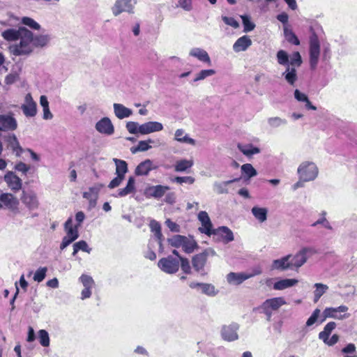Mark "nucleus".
<instances>
[{
  "label": "nucleus",
  "mask_w": 357,
  "mask_h": 357,
  "mask_svg": "<svg viewBox=\"0 0 357 357\" xmlns=\"http://www.w3.org/2000/svg\"><path fill=\"white\" fill-rule=\"evenodd\" d=\"M7 41H15L9 47L10 52L15 56H28L33 52V33L24 26L8 29L1 33Z\"/></svg>",
  "instance_id": "f257e3e1"
},
{
  "label": "nucleus",
  "mask_w": 357,
  "mask_h": 357,
  "mask_svg": "<svg viewBox=\"0 0 357 357\" xmlns=\"http://www.w3.org/2000/svg\"><path fill=\"white\" fill-rule=\"evenodd\" d=\"M276 59L279 65L286 67L282 76L289 85L294 86L298 79L296 68L303 62L300 53L294 52L289 55L286 51L280 50L276 54Z\"/></svg>",
  "instance_id": "f03ea898"
},
{
  "label": "nucleus",
  "mask_w": 357,
  "mask_h": 357,
  "mask_svg": "<svg viewBox=\"0 0 357 357\" xmlns=\"http://www.w3.org/2000/svg\"><path fill=\"white\" fill-rule=\"evenodd\" d=\"M319 168L317 164L312 161L305 160L301 162L297 168L298 178L305 181H313L319 175Z\"/></svg>",
  "instance_id": "7ed1b4c3"
},
{
  "label": "nucleus",
  "mask_w": 357,
  "mask_h": 357,
  "mask_svg": "<svg viewBox=\"0 0 357 357\" xmlns=\"http://www.w3.org/2000/svg\"><path fill=\"white\" fill-rule=\"evenodd\" d=\"M317 254V251L312 247H304L299 250L294 255H291L290 259L294 270H298L304 265L308 258Z\"/></svg>",
  "instance_id": "20e7f679"
},
{
  "label": "nucleus",
  "mask_w": 357,
  "mask_h": 357,
  "mask_svg": "<svg viewBox=\"0 0 357 357\" xmlns=\"http://www.w3.org/2000/svg\"><path fill=\"white\" fill-rule=\"evenodd\" d=\"M262 273L260 267L254 268L250 272L248 273H234L231 272L227 275V281L232 285H239L245 280L250 279L254 276L259 275Z\"/></svg>",
  "instance_id": "39448f33"
},
{
  "label": "nucleus",
  "mask_w": 357,
  "mask_h": 357,
  "mask_svg": "<svg viewBox=\"0 0 357 357\" xmlns=\"http://www.w3.org/2000/svg\"><path fill=\"white\" fill-rule=\"evenodd\" d=\"M349 308L347 306L342 305L336 307H326L322 313L321 322L327 318L343 320L349 317L350 314L347 313Z\"/></svg>",
  "instance_id": "423d86ee"
},
{
  "label": "nucleus",
  "mask_w": 357,
  "mask_h": 357,
  "mask_svg": "<svg viewBox=\"0 0 357 357\" xmlns=\"http://www.w3.org/2000/svg\"><path fill=\"white\" fill-rule=\"evenodd\" d=\"M20 200L24 207L30 212L39 208L40 201L37 193L33 190H23L20 196Z\"/></svg>",
  "instance_id": "0eeeda50"
},
{
  "label": "nucleus",
  "mask_w": 357,
  "mask_h": 357,
  "mask_svg": "<svg viewBox=\"0 0 357 357\" xmlns=\"http://www.w3.org/2000/svg\"><path fill=\"white\" fill-rule=\"evenodd\" d=\"M310 65L311 68L314 69L319 62L320 56V43L315 33L312 34L310 38Z\"/></svg>",
  "instance_id": "6e6552de"
},
{
  "label": "nucleus",
  "mask_w": 357,
  "mask_h": 357,
  "mask_svg": "<svg viewBox=\"0 0 357 357\" xmlns=\"http://www.w3.org/2000/svg\"><path fill=\"white\" fill-rule=\"evenodd\" d=\"M137 0H116L112 7V12L114 16H119L122 13H134Z\"/></svg>",
  "instance_id": "1a4fd4ad"
},
{
  "label": "nucleus",
  "mask_w": 357,
  "mask_h": 357,
  "mask_svg": "<svg viewBox=\"0 0 357 357\" xmlns=\"http://www.w3.org/2000/svg\"><path fill=\"white\" fill-rule=\"evenodd\" d=\"M158 266L163 272L174 274L178 271L180 263L178 259L168 256L160 259L158 262Z\"/></svg>",
  "instance_id": "9d476101"
},
{
  "label": "nucleus",
  "mask_w": 357,
  "mask_h": 357,
  "mask_svg": "<svg viewBox=\"0 0 357 357\" xmlns=\"http://www.w3.org/2000/svg\"><path fill=\"white\" fill-rule=\"evenodd\" d=\"M79 280L82 284L84 289L81 292V299L84 300L91 297L92 289L95 286V282L92 277L86 274H82Z\"/></svg>",
  "instance_id": "9b49d317"
},
{
  "label": "nucleus",
  "mask_w": 357,
  "mask_h": 357,
  "mask_svg": "<svg viewBox=\"0 0 357 357\" xmlns=\"http://www.w3.org/2000/svg\"><path fill=\"white\" fill-rule=\"evenodd\" d=\"M169 190V187L167 185H151L144 190V195L147 198L160 199L163 197Z\"/></svg>",
  "instance_id": "f8f14e48"
},
{
  "label": "nucleus",
  "mask_w": 357,
  "mask_h": 357,
  "mask_svg": "<svg viewBox=\"0 0 357 357\" xmlns=\"http://www.w3.org/2000/svg\"><path fill=\"white\" fill-rule=\"evenodd\" d=\"M197 218L202 224V227L199 228V230L208 236L213 234L215 229H213V225L208 213L204 211H200L198 213Z\"/></svg>",
  "instance_id": "ddd939ff"
},
{
  "label": "nucleus",
  "mask_w": 357,
  "mask_h": 357,
  "mask_svg": "<svg viewBox=\"0 0 357 357\" xmlns=\"http://www.w3.org/2000/svg\"><path fill=\"white\" fill-rule=\"evenodd\" d=\"M286 301L282 297H276L266 300L262 305L261 308L266 314L271 313L272 310H277L281 306L286 305Z\"/></svg>",
  "instance_id": "4468645a"
},
{
  "label": "nucleus",
  "mask_w": 357,
  "mask_h": 357,
  "mask_svg": "<svg viewBox=\"0 0 357 357\" xmlns=\"http://www.w3.org/2000/svg\"><path fill=\"white\" fill-rule=\"evenodd\" d=\"M95 128L98 132L106 135H112L114 132V125L108 117H103L99 120Z\"/></svg>",
  "instance_id": "2eb2a0df"
},
{
  "label": "nucleus",
  "mask_w": 357,
  "mask_h": 357,
  "mask_svg": "<svg viewBox=\"0 0 357 357\" xmlns=\"http://www.w3.org/2000/svg\"><path fill=\"white\" fill-rule=\"evenodd\" d=\"M237 324H231L227 326H223L221 329L222 337L229 342L236 340L238 338L237 331L238 330Z\"/></svg>",
  "instance_id": "dca6fc26"
},
{
  "label": "nucleus",
  "mask_w": 357,
  "mask_h": 357,
  "mask_svg": "<svg viewBox=\"0 0 357 357\" xmlns=\"http://www.w3.org/2000/svg\"><path fill=\"white\" fill-rule=\"evenodd\" d=\"M291 258V255H287L280 259L273 260L271 264V269L280 271H284L288 269L294 270L290 260Z\"/></svg>",
  "instance_id": "f3484780"
},
{
  "label": "nucleus",
  "mask_w": 357,
  "mask_h": 357,
  "mask_svg": "<svg viewBox=\"0 0 357 357\" xmlns=\"http://www.w3.org/2000/svg\"><path fill=\"white\" fill-rule=\"evenodd\" d=\"M24 114L28 117L35 116L37 113V105L30 93H27L24 98V103L22 105Z\"/></svg>",
  "instance_id": "a211bd4d"
},
{
  "label": "nucleus",
  "mask_w": 357,
  "mask_h": 357,
  "mask_svg": "<svg viewBox=\"0 0 357 357\" xmlns=\"http://www.w3.org/2000/svg\"><path fill=\"white\" fill-rule=\"evenodd\" d=\"M0 202L2 204V208L4 206L13 211H16L18 209L19 201L15 196L10 193H1Z\"/></svg>",
  "instance_id": "6ab92c4d"
},
{
  "label": "nucleus",
  "mask_w": 357,
  "mask_h": 357,
  "mask_svg": "<svg viewBox=\"0 0 357 357\" xmlns=\"http://www.w3.org/2000/svg\"><path fill=\"white\" fill-rule=\"evenodd\" d=\"M17 127L16 119L8 114H0V130L13 131Z\"/></svg>",
  "instance_id": "aec40b11"
},
{
  "label": "nucleus",
  "mask_w": 357,
  "mask_h": 357,
  "mask_svg": "<svg viewBox=\"0 0 357 357\" xmlns=\"http://www.w3.org/2000/svg\"><path fill=\"white\" fill-rule=\"evenodd\" d=\"M4 181L11 190L16 192L22 188V179L13 172H8L5 174Z\"/></svg>",
  "instance_id": "412c9836"
},
{
  "label": "nucleus",
  "mask_w": 357,
  "mask_h": 357,
  "mask_svg": "<svg viewBox=\"0 0 357 357\" xmlns=\"http://www.w3.org/2000/svg\"><path fill=\"white\" fill-rule=\"evenodd\" d=\"M189 56L197 59L201 62L211 65V60L208 52L200 47H192L189 51Z\"/></svg>",
  "instance_id": "4be33fe9"
},
{
  "label": "nucleus",
  "mask_w": 357,
  "mask_h": 357,
  "mask_svg": "<svg viewBox=\"0 0 357 357\" xmlns=\"http://www.w3.org/2000/svg\"><path fill=\"white\" fill-rule=\"evenodd\" d=\"M157 166L154 165L153 162L150 159H146L140 162L135 170V174L137 176H146L148 175L150 171L157 169Z\"/></svg>",
  "instance_id": "5701e85b"
},
{
  "label": "nucleus",
  "mask_w": 357,
  "mask_h": 357,
  "mask_svg": "<svg viewBox=\"0 0 357 357\" xmlns=\"http://www.w3.org/2000/svg\"><path fill=\"white\" fill-rule=\"evenodd\" d=\"M163 129V126L158 121H149L140 125V134L149 135L152 132H159Z\"/></svg>",
  "instance_id": "b1692460"
},
{
  "label": "nucleus",
  "mask_w": 357,
  "mask_h": 357,
  "mask_svg": "<svg viewBox=\"0 0 357 357\" xmlns=\"http://www.w3.org/2000/svg\"><path fill=\"white\" fill-rule=\"evenodd\" d=\"M252 40L248 36H243L234 43L233 50L236 53L246 51L252 45Z\"/></svg>",
  "instance_id": "393cba45"
},
{
  "label": "nucleus",
  "mask_w": 357,
  "mask_h": 357,
  "mask_svg": "<svg viewBox=\"0 0 357 357\" xmlns=\"http://www.w3.org/2000/svg\"><path fill=\"white\" fill-rule=\"evenodd\" d=\"M208 256V251L206 250L193 257L192 259V264L195 271L200 272L203 270L207 261Z\"/></svg>",
  "instance_id": "a878e982"
},
{
  "label": "nucleus",
  "mask_w": 357,
  "mask_h": 357,
  "mask_svg": "<svg viewBox=\"0 0 357 357\" xmlns=\"http://www.w3.org/2000/svg\"><path fill=\"white\" fill-rule=\"evenodd\" d=\"M113 108L114 113L119 119L128 118L133 114V111L131 109L126 107L121 103H114Z\"/></svg>",
  "instance_id": "bb28decb"
},
{
  "label": "nucleus",
  "mask_w": 357,
  "mask_h": 357,
  "mask_svg": "<svg viewBox=\"0 0 357 357\" xmlns=\"http://www.w3.org/2000/svg\"><path fill=\"white\" fill-rule=\"evenodd\" d=\"M174 139L177 142L182 144H187L192 146H195L196 144V141L191 138L182 128L176 130Z\"/></svg>",
  "instance_id": "cd10ccee"
},
{
  "label": "nucleus",
  "mask_w": 357,
  "mask_h": 357,
  "mask_svg": "<svg viewBox=\"0 0 357 357\" xmlns=\"http://www.w3.org/2000/svg\"><path fill=\"white\" fill-rule=\"evenodd\" d=\"M298 282V280L294 278H285L278 280L273 284V289L281 291L286 289L287 288H290L291 287L295 286Z\"/></svg>",
  "instance_id": "c85d7f7f"
},
{
  "label": "nucleus",
  "mask_w": 357,
  "mask_h": 357,
  "mask_svg": "<svg viewBox=\"0 0 357 357\" xmlns=\"http://www.w3.org/2000/svg\"><path fill=\"white\" fill-rule=\"evenodd\" d=\"M215 235L219 236L222 241L229 243L234 241V234L230 229L227 227H220L213 231Z\"/></svg>",
  "instance_id": "c756f323"
},
{
  "label": "nucleus",
  "mask_w": 357,
  "mask_h": 357,
  "mask_svg": "<svg viewBox=\"0 0 357 357\" xmlns=\"http://www.w3.org/2000/svg\"><path fill=\"white\" fill-rule=\"evenodd\" d=\"M136 192L135 179L132 176H130L128 179L127 184L125 188L118 190L116 197H123L129 194L135 193Z\"/></svg>",
  "instance_id": "7c9ffc66"
},
{
  "label": "nucleus",
  "mask_w": 357,
  "mask_h": 357,
  "mask_svg": "<svg viewBox=\"0 0 357 357\" xmlns=\"http://www.w3.org/2000/svg\"><path fill=\"white\" fill-rule=\"evenodd\" d=\"M101 187V185H98L89 188L87 191L83 193V197L88 199L91 205L94 206Z\"/></svg>",
  "instance_id": "2f4dec72"
},
{
  "label": "nucleus",
  "mask_w": 357,
  "mask_h": 357,
  "mask_svg": "<svg viewBox=\"0 0 357 357\" xmlns=\"http://www.w3.org/2000/svg\"><path fill=\"white\" fill-rule=\"evenodd\" d=\"M65 231L66 236L73 241H75L79 237L77 226H73V220L71 218H68L65 222Z\"/></svg>",
  "instance_id": "473e14b6"
},
{
  "label": "nucleus",
  "mask_w": 357,
  "mask_h": 357,
  "mask_svg": "<svg viewBox=\"0 0 357 357\" xmlns=\"http://www.w3.org/2000/svg\"><path fill=\"white\" fill-rule=\"evenodd\" d=\"M6 142L8 146L15 153L17 156H20L23 152V149L15 135H9L7 137Z\"/></svg>",
  "instance_id": "72a5a7b5"
},
{
  "label": "nucleus",
  "mask_w": 357,
  "mask_h": 357,
  "mask_svg": "<svg viewBox=\"0 0 357 357\" xmlns=\"http://www.w3.org/2000/svg\"><path fill=\"white\" fill-rule=\"evenodd\" d=\"M33 45L35 47H43L50 43V36L48 34H36L33 33Z\"/></svg>",
  "instance_id": "f704fd0d"
},
{
  "label": "nucleus",
  "mask_w": 357,
  "mask_h": 357,
  "mask_svg": "<svg viewBox=\"0 0 357 357\" xmlns=\"http://www.w3.org/2000/svg\"><path fill=\"white\" fill-rule=\"evenodd\" d=\"M149 227L151 232L154 234L155 237L158 241L159 245L161 248L163 236L161 232V226L160 223L155 220H151L149 223Z\"/></svg>",
  "instance_id": "c9c22d12"
},
{
  "label": "nucleus",
  "mask_w": 357,
  "mask_h": 357,
  "mask_svg": "<svg viewBox=\"0 0 357 357\" xmlns=\"http://www.w3.org/2000/svg\"><path fill=\"white\" fill-rule=\"evenodd\" d=\"M236 181V179L229 180L227 181H215L213 183V188L214 192L220 195V194H227L228 193L227 185L232 183Z\"/></svg>",
  "instance_id": "e433bc0d"
},
{
  "label": "nucleus",
  "mask_w": 357,
  "mask_h": 357,
  "mask_svg": "<svg viewBox=\"0 0 357 357\" xmlns=\"http://www.w3.org/2000/svg\"><path fill=\"white\" fill-rule=\"evenodd\" d=\"M194 165L192 160L182 159L177 160L174 164V170L177 172H185Z\"/></svg>",
  "instance_id": "4c0bfd02"
},
{
  "label": "nucleus",
  "mask_w": 357,
  "mask_h": 357,
  "mask_svg": "<svg viewBox=\"0 0 357 357\" xmlns=\"http://www.w3.org/2000/svg\"><path fill=\"white\" fill-rule=\"evenodd\" d=\"M294 98L299 102H305L306 109L317 110V107L311 103L307 95L301 92L298 89L294 91Z\"/></svg>",
  "instance_id": "58836bf2"
},
{
  "label": "nucleus",
  "mask_w": 357,
  "mask_h": 357,
  "mask_svg": "<svg viewBox=\"0 0 357 357\" xmlns=\"http://www.w3.org/2000/svg\"><path fill=\"white\" fill-rule=\"evenodd\" d=\"M252 213L260 222H264L267 219L268 210L266 208L254 206L252 208Z\"/></svg>",
  "instance_id": "ea45409f"
},
{
  "label": "nucleus",
  "mask_w": 357,
  "mask_h": 357,
  "mask_svg": "<svg viewBox=\"0 0 357 357\" xmlns=\"http://www.w3.org/2000/svg\"><path fill=\"white\" fill-rule=\"evenodd\" d=\"M114 162L116 165V174L125 177L128 172V165L125 160L114 158Z\"/></svg>",
  "instance_id": "a19ab883"
},
{
  "label": "nucleus",
  "mask_w": 357,
  "mask_h": 357,
  "mask_svg": "<svg viewBox=\"0 0 357 357\" xmlns=\"http://www.w3.org/2000/svg\"><path fill=\"white\" fill-rule=\"evenodd\" d=\"M237 147L246 156H250L260 152L259 148L255 147L252 144L243 145L238 144Z\"/></svg>",
  "instance_id": "79ce46f5"
},
{
  "label": "nucleus",
  "mask_w": 357,
  "mask_h": 357,
  "mask_svg": "<svg viewBox=\"0 0 357 357\" xmlns=\"http://www.w3.org/2000/svg\"><path fill=\"white\" fill-rule=\"evenodd\" d=\"M314 287H315V290L314 291V302H317L328 289V287L322 283H315Z\"/></svg>",
  "instance_id": "37998d69"
},
{
  "label": "nucleus",
  "mask_w": 357,
  "mask_h": 357,
  "mask_svg": "<svg viewBox=\"0 0 357 357\" xmlns=\"http://www.w3.org/2000/svg\"><path fill=\"white\" fill-rule=\"evenodd\" d=\"M336 324L334 321L328 322L325 326L324 330L319 333V338L321 340H325L326 337H329L331 332L335 328Z\"/></svg>",
  "instance_id": "c03bdc74"
},
{
  "label": "nucleus",
  "mask_w": 357,
  "mask_h": 357,
  "mask_svg": "<svg viewBox=\"0 0 357 357\" xmlns=\"http://www.w3.org/2000/svg\"><path fill=\"white\" fill-rule=\"evenodd\" d=\"M216 73L215 70L213 69H204L202 70L197 73H196L195 77L194 78V82H197L199 81L204 80V79L213 76Z\"/></svg>",
  "instance_id": "a18cd8bd"
},
{
  "label": "nucleus",
  "mask_w": 357,
  "mask_h": 357,
  "mask_svg": "<svg viewBox=\"0 0 357 357\" xmlns=\"http://www.w3.org/2000/svg\"><path fill=\"white\" fill-rule=\"evenodd\" d=\"M38 338L40 344L44 347H47L50 346V340L49 333L47 331L44 329H40L38 331Z\"/></svg>",
  "instance_id": "49530a36"
},
{
  "label": "nucleus",
  "mask_w": 357,
  "mask_h": 357,
  "mask_svg": "<svg viewBox=\"0 0 357 357\" xmlns=\"http://www.w3.org/2000/svg\"><path fill=\"white\" fill-rule=\"evenodd\" d=\"M21 22L24 26H26L33 30L38 31L41 28L40 25L35 20L29 17H22Z\"/></svg>",
  "instance_id": "de8ad7c7"
},
{
  "label": "nucleus",
  "mask_w": 357,
  "mask_h": 357,
  "mask_svg": "<svg viewBox=\"0 0 357 357\" xmlns=\"http://www.w3.org/2000/svg\"><path fill=\"white\" fill-rule=\"evenodd\" d=\"M196 247L197 243L195 240L185 237V240L183 241L181 246L185 252L191 253L194 251Z\"/></svg>",
  "instance_id": "09e8293b"
},
{
  "label": "nucleus",
  "mask_w": 357,
  "mask_h": 357,
  "mask_svg": "<svg viewBox=\"0 0 357 357\" xmlns=\"http://www.w3.org/2000/svg\"><path fill=\"white\" fill-rule=\"evenodd\" d=\"M268 124L272 128H277L282 126L286 125L287 121L284 119L278 116L271 117L268 119Z\"/></svg>",
  "instance_id": "8fccbe9b"
},
{
  "label": "nucleus",
  "mask_w": 357,
  "mask_h": 357,
  "mask_svg": "<svg viewBox=\"0 0 357 357\" xmlns=\"http://www.w3.org/2000/svg\"><path fill=\"white\" fill-rule=\"evenodd\" d=\"M79 250H82L87 253H90L91 249L89 248V245L85 241H79L73 245V255H75Z\"/></svg>",
  "instance_id": "3c124183"
},
{
  "label": "nucleus",
  "mask_w": 357,
  "mask_h": 357,
  "mask_svg": "<svg viewBox=\"0 0 357 357\" xmlns=\"http://www.w3.org/2000/svg\"><path fill=\"white\" fill-rule=\"evenodd\" d=\"M200 289L203 294L209 296H214L218 294V291L211 284L203 283Z\"/></svg>",
  "instance_id": "603ef678"
},
{
  "label": "nucleus",
  "mask_w": 357,
  "mask_h": 357,
  "mask_svg": "<svg viewBox=\"0 0 357 357\" xmlns=\"http://www.w3.org/2000/svg\"><path fill=\"white\" fill-rule=\"evenodd\" d=\"M241 172L248 178H252L257 175V171L251 164L247 163L241 166Z\"/></svg>",
  "instance_id": "864d4df0"
},
{
  "label": "nucleus",
  "mask_w": 357,
  "mask_h": 357,
  "mask_svg": "<svg viewBox=\"0 0 357 357\" xmlns=\"http://www.w3.org/2000/svg\"><path fill=\"white\" fill-rule=\"evenodd\" d=\"M241 17L242 19L243 24L244 26V32L247 33L252 31L255 29V24L250 21V17L247 15H241Z\"/></svg>",
  "instance_id": "5fc2aeb1"
},
{
  "label": "nucleus",
  "mask_w": 357,
  "mask_h": 357,
  "mask_svg": "<svg viewBox=\"0 0 357 357\" xmlns=\"http://www.w3.org/2000/svg\"><path fill=\"white\" fill-rule=\"evenodd\" d=\"M126 128L130 134H140V125L137 122L128 121Z\"/></svg>",
  "instance_id": "6e6d98bb"
},
{
  "label": "nucleus",
  "mask_w": 357,
  "mask_h": 357,
  "mask_svg": "<svg viewBox=\"0 0 357 357\" xmlns=\"http://www.w3.org/2000/svg\"><path fill=\"white\" fill-rule=\"evenodd\" d=\"M284 32L285 38L288 42L293 43L296 45H298L300 44L299 40L292 31L289 30L287 29H284Z\"/></svg>",
  "instance_id": "4d7b16f0"
},
{
  "label": "nucleus",
  "mask_w": 357,
  "mask_h": 357,
  "mask_svg": "<svg viewBox=\"0 0 357 357\" xmlns=\"http://www.w3.org/2000/svg\"><path fill=\"white\" fill-rule=\"evenodd\" d=\"M172 181L178 184L188 183V184L191 185L195 183V179L192 176H176Z\"/></svg>",
  "instance_id": "13d9d810"
},
{
  "label": "nucleus",
  "mask_w": 357,
  "mask_h": 357,
  "mask_svg": "<svg viewBox=\"0 0 357 357\" xmlns=\"http://www.w3.org/2000/svg\"><path fill=\"white\" fill-rule=\"evenodd\" d=\"M185 237V236H184L175 235L171 238H169L168 241L172 246L175 248H180L183 245Z\"/></svg>",
  "instance_id": "bf43d9fd"
},
{
  "label": "nucleus",
  "mask_w": 357,
  "mask_h": 357,
  "mask_svg": "<svg viewBox=\"0 0 357 357\" xmlns=\"http://www.w3.org/2000/svg\"><path fill=\"white\" fill-rule=\"evenodd\" d=\"M47 271V268L46 267L39 268L34 273V275H33L34 281L38 282H42L46 276Z\"/></svg>",
  "instance_id": "052dcab7"
},
{
  "label": "nucleus",
  "mask_w": 357,
  "mask_h": 357,
  "mask_svg": "<svg viewBox=\"0 0 357 357\" xmlns=\"http://www.w3.org/2000/svg\"><path fill=\"white\" fill-rule=\"evenodd\" d=\"M326 212H323L322 217L319 218L316 222H314L312 226L316 227L318 225H322L324 227L328 229H332V226L331 223L327 220L325 218Z\"/></svg>",
  "instance_id": "680f3d73"
},
{
  "label": "nucleus",
  "mask_w": 357,
  "mask_h": 357,
  "mask_svg": "<svg viewBox=\"0 0 357 357\" xmlns=\"http://www.w3.org/2000/svg\"><path fill=\"white\" fill-rule=\"evenodd\" d=\"M321 311L319 309H315L312 315L308 318V319L306 321V326H312L318 319L319 315H320Z\"/></svg>",
  "instance_id": "e2e57ef3"
},
{
  "label": "nucleus",
  "mask_w": 357,
  "mask_h": 357,
  "mask_svg": "<svg viewBox=\"0 0 357 357\" xmlns=\"http://www.w3.org/2000/svg\"><path fill=\"white\" fill-rule=\"evenodd\" d=\"M222 21L227 25L237 29L239 27V23L232 17L222 16Z\"/></svg>",
  "instance_id": "0e129e2a"
},
{
  "label": "nucleus",
  "mask_w": 357,
  "mask_h": 357,
  "mask_svg": "<svg viewBox=\"0 0 357 357\" xmlns=\"http://www.w3.org/2000/svg\"><path fill=\"white\" fill-rule=\"evenodd\" d=\"M178 6L185 11H190L192 9V0H178Z\"/></svg>",
  "instance_id": "69168bd1"
},
{
  "label": "nucleus",
  "mask_w": 357,
  "mask_h": 357,
  "mask_svg": "<svg viewBox=\"0 0 357 357\" xmlns=\"http://www.w3.org/2000/svg\"><path fill=\"white\" fill-rule=\"evenodd\" d=\"M154 141L149 139L146 141H139L138 143V149L140 150V151H146L151 149V146L149 145V143H153Z\"/></svg>",
  "instance_id": "338daca9"
},
{
  "label": "nucleus",
  "mask_w": 357,
  "mask_h": 357,
  "mask_svg": "<svg viewBox=\"0 0 357 357\" xmlns=\"http://www.w3.org/2000/svg\"><path fill=\"white\" fill-rule=\"evenodd\" d=\"M179 261H181V267L182 271L185 273H188V274L190 273H191V267H190L189 261L187 259L183 258V257H180Z\"/></svg>",
  "instance_id": "774afa93"
}]
</instances>
